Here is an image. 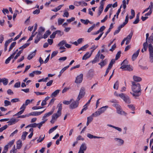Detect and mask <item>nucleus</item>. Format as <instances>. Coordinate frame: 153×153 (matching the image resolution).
Wrapping results in <instances>:
<instances>
[{"label":"nucleus","mask_w":153,"mask_h":153,"mask_svg":"<svg viewBox=\"0 0 153 153\" xmlns=\"http://www.w3.org/2000/svg\"><path fill=\"white\" fill-rule=\"evenodd\" d=\"M131 89L133 92H141V87L140 83L134 81L131 82Z\"/></svg>","instance_id":"f257e3e1"},{"label":"nucleus","mask_w":153,"mask_h":153,"mask_svg":"<svg viewBox=\"0 0 153 153\" xmlns=\"http://www.w3.org/2000/svg\"><path fill=\"white\" fill-rule=\"evenodd\" d=\"M148 50L149 52V61L151 63H153V46L150 43L149 45Z\"/></svg>","instance_id":"f03ea898"},{"label":"nucleus","mask_w":153,"mask_h":153,"mask_svg":"<svg viewBox=\"0 0 153 153\" xmlns=\"http://www.w3.org/2000/svg\"><path fill=\"white\" fill-rule=\"evenodd\" d=\"M113 106L116 107L118 114L125 116L127 115V113L122 110L121 106L119 105L115 104H114Z\"/></svg>","instance_id":"7ed1b4c3"},{"label":"nucleus","mask_w":153,"mask_h":153,"mask_svg":"<svg viewBox=\"0 0 153 153\" xmlns=\"http://www.w3.org/2000/svg\"><path fill=\"white\" fill-rule=\"evenodd\" d=\"M128 15H127V16L126 17L125 22H124L122 24L120 25L118 27L117 30H116L114 32V35H115L116 34L119 33V32L120 30L126 24H127L128 20Z\"/></svg>","instance_id":"20e7f679"},{"label":"nucleus","mask_w":153,"mask_h":153,"mask_svg":"<svg viewBox=\"0 0 153 153\" xmlns=\"http://www.w3.org/2000/svg\"><path fill=\"white\" fill-rule=\"evenodd\" d=\"M120 97L126 103H130L131 102V100L129 97L128 96L126 95L123 93L120 94Z\"/></svg>","instance_id":"39448f33"},{"label":"nucleus","mask_w":153,"mask_h":153,"mask_svg":"<svg viewBox=\"0 0 153 153\" xmlns=\"http://www.w3.org/2000/svg\"><path fill=\"white\" fill-rule=\"evenodd\" d=\"M61 114L62 113H60L57 112L56 113L54 114L52 116V119L50 121V122L53 124L57 118L61 115Z\"/></svg>","instance_id":"423d86ee"},{"label":"nucleus","mask_w":153,"mask_h":153,"mask_svg":"<svg viewBox=\"0 0 153 153\" xmlns=\"http://www.w3.org/2000/svg\"><path fill=\"white\" fill-rule=\"evenodd\" d=\"M85 89L84 87H82L80 89L79 95L77 97V100L79 101V100L82 98L85 95Z\"/></svg>","instance_id":"0eeeda50"},{"label":"nucleus","mask_w":153,"mask_h":153,"mask_svg":"<svg viewBox=\"0 0 153 153\" xmlns=\"http://www.w3.org/2000/svg\"><path fill=\"white\" fill-rule=\"evenodd\" d=\"M79 101L77 100L74 101V100L70 103L71 104L70 105V108L71 109H73L75 108L78 107L79 104Z\"/></svg>","instance_id":"6e6552de"},{"label":"nucleus","mask_w":153,"mask_h":153,"mask_svg":"<svg viewBox=\"0 0 153 153\" xmlns=\"http://www.w3.org/2000/svg\"><path fill=\"white\" fill-rule=\"evenodd\" d=\"M83 77V74H80L77 76L76 78L75 82L76 83H79L82 81Z\"/></svg>","instance_id":"1a4fd4ad"},{"label":"nucleus","mask_w":153,"mask_h":153,"mask_svg":"<svg viewBox=\"0 0 153 153\" xmlns=\"http://www.w3.org/2000/svg\"><path fill=\"white\" fill-rule=\"evenodd\" d=\"M133 34V32H131L126 38L124 39V40L126 41V45H128L129 43L132 36Z\"/></svg>","instance_id":"9d476101"},{"label":"nucleus","mask_w":153,"mask_h":153,"mask_svg":"<svg viewBox=\"0 0 153 153\" xmlns=\"http://www.w3.org/2000/svg\"><path fill=\"white\" fill-rule=\"evenodd\" d=\"M100 56V51H99L97 53V54L96 55L94 59L92 61V64L95 63L99 61V57Z\"/></svg>","instance_id":"9b49d317"},{"label":"nucleus","mask_w":153,"mask_h":153,"mask_svg":"<svg viewBox=\"0 0 153 153\" xmlns=\"http://www.w3.org/2000/svg\"><path fill=\"white\" fill-rule=\"evenodd\" d=\"M45 109L43 111H39V112H37V111H34L31 112L29 114H28V116L29 117L30 116H37L41 114H42L43 112L45 111Z\"/></svg>","instance_id":"f8f14e48"},{"label":"nucleus","mask_w":153,"mask_h":153,"mask_svg":"<svg viewBox=\"0 0 153 153\" xmlns=\"http://www.w3.org/2000/svg\"><path fill=\"white\" fill-rule=\"evenodd\" d=\"M53 112L54 110H52L50 112L45 114L42 117V120L44 121L45 120H46V121H47L48 120L46 119L45 118L48 117L52 114L53 113Z\"/></svg>","instance_id":"ddd939ff"},{"label":"nucleus","mask_w":153,"mask_h":153,"mask_svg":"<svg viewBox=\"0 0 153 153\" xmlns=\"http://www.w3.org/2000/svg\"><path fill=\"white\" fill-rule=\"evenodd\" d=\"M2 83L4 85H6L8 82V79L5 78H0V85L1 83Z\"/></svg>","instance_id":"4468645a"},{"label":"nucleus","mask_w":153,"mask_h":153,"mask_svg":"<svg viewBox=\"0 0 153 153\" xmlns=\"http://www.w3.org/2000/svg\"><path fill=\"white\" fill-rule=\"evenodd\" d=\"M12 39L11 38L8 39L5 42L4 44V51H6L7 50L8 45L10 42L12 41Z\"/></svg>","instance_id":"2eb2a0df"},{"label":"nucleus","mask_w":153,"mask_h":153,"mask_svg":"<svg viewBox=\"0 0 153 153\" xmlns=\"http://www.w3.org/2000/svg\"><path fill=\"white\" fill-rule=\"evenodd\" d=\"M43 38L42 36V34L41 33H38L36 39L34 41V42L35 43H37L40 40V39L41 38Z\"/></svg>","instance_id":"dca6fc26"},{"label":"nucleus","mask_w":153,"mask_h":153,"mask_svg":"<svg viewBox=\"0 0 153 153\" xmlns=\"http://www.w3.org/2000/svg\"><path fill=\"white\" fill-rule=\"evenodd\" d=\"M140 52V49H138L136 52L133 54L132 56V59L133 61L138 56Z\"/></svg>","instance_id":"f3484780"},{"label":"nucleus","mask_w":153,"mask_h":153,"mask_svg":"<svg viewBox=\"0 0 153 153\" xmlns=\"http://www.w3.org/2000/svg\"><path fill=\"white\" fill-rule=\"evenodd\" d=\"M87 76L88 77H92L94 75V70L93 69H90L88 71L87 74Z\"/></svg>","instance_id":"a211bd4d"},{"label":"nucleus","mask_w":153,"mask_h":153,"mask_svg":"<svg viewBox=\"0 0 153 153\" xmlns=\"http://www.w3.org/2000/svg\"><path fill=\"white\" fill-rule=\"evenodd\" d=\"M91 55V54H90L89 52H87L83 56L82 58L83 60H86L89 58Z\"/></svg>","instance_id":"6ab92c4d"},{"label":"nucleus","mask_w":153,"mask_h":153,"mask_svg":"<svg viewBox=\"0 0 153 153\" xmlns=\"http://www.w3.org/2000/svg\"><path fill=\"white\" fill-rule=\"evenodd\" d=\"M108 108V106H103L98 109V110L99 111L100 113L102 114Z\"/></svg>","instance_id":"aec40b11"},{"label":"nucleus","mask_w":153,"mask_h":153,"mask_svg":"<svg viewBox=\"0 0 153 153\" xmlns=\"http://www.w3.org/2000/svg\"><path fill=\"white\" fill-rule=\"evenodd\" d=\"M128 62L127 60H124L121 63V66L120 67V68L123 69L124 68H125L126 66L128 65Z\"/></svg>","instance_id":"412c9836"},{"label":"nucleus","mask_w":153,"mask_h":153,"mask_svg":"<svg viewBox=\"0 0 153 153\" xmlns=\"http://www.w3.org/2000/svg\"><path fill=\"white\" fill-rule=\"evenodd\" d=\"M36 51V50H35L34 52H33L31 54L29 55L27 57V59L29 60L31 59L35 56Z\"/></svg>","instance_id":"4be33fe9"},{"label":"nucleus","mask_w":153,"mask_h":153,"mask_svg":"<svg viewBox=\"0 0 153 153\" xmlns=\"http://www.w3.org/2000/svg\"><path fill=\"white\" fill-rule=\"evenodd\" d=\"M60 91L59 90H57L53 92L51 95V97H55L59 93Z\"/></svg>","instance_id":"5701e85b"},{"label":"nucleus","mask_w":153,"mask_h":153,"mask_svg":"<svg viewBox=\"0 0 153 153\" xmlns=\"http://www.w3.org/2000/svg\"><path fill=\"white\" fill-rule=\"evenodd\" d=\"M107 60L106 59H105L100 62L98 64L100 65L102 68L103 66L105 65L107 63Z\"/></svg>","instance_id":"b1692460"},{"label":"nucleus","mask_w":153,"mask_h":153,"mask_svg":"<svg viewBox=\"0 0 153 153\" xmlns=\"http://www.w3.org/2000/svg\"><path fill=\"white\" fill-rule=\"evenodd\" d=\"M87 149V146L85 143H83L81 145L79 149L85 151Z\"/></svg>","instance_id":"393cba45"},{"label":"nucleus","mask_w":153,"mask_h":153,"mask_svg":"<svg viewBox=\"0 0 153 153\" xmlns=\"http://www.w3.org/2000/svg\"><path fill=\"white\" fill-rule=\"evenodd\" d=\"M114 140L116 141H117L121 145H123L124 144V141L123 140L118 138H115Z\"/></svg>","instance_id":"a878e982"},{"label":"nucleus","mask_w":153,"mask_h":153,"mask_svg":"<svg viewBox=\"0 0 153 153\" xmlns=\"http://www.w3.org/2000/svg\"><path fill=\"white\" fill-rule=\"evenodd\" d=\"M87 136L90 139L104 138L102 137L94 136L90 134H87Z\"/></svg>","instance_id":"bb28decb"},{"label":"nucleus","mask_w":153,"mask_h":153,"mask_svg":"<svg viewBox=\"0 0 153 153\" xmlns=\"http://www.w3.org/2000/svg\"><path fill=\"white\" fill-rule=\"evenodd\" d=\"M133 79L134 81H135L134 82H140L141 81L142 79L138 76H133Z\"/></svg>","instance_id":"cd10ccee"},{"label":"nucleus","mask_w":153,"mask_h":153,"mask_svg":"<svg viewBox=\"0 0 153 153\" xmlns=\"http://www.w3.org/2000/svg\"><path fill=\"white\" fill-rule=\"evenodd\" d=\"M16 148L18 149H20L22 146V142L21 140H18L16 143Z\"/></svg>","instance_id":"c85d7f7f"},{"label":"nucleus","mask_w":153,"mask_h":153,"mask_svg":"<svg viewBox=\"0 0 153 153\" xmlns=\"http://www.w3.org/2000/svg\"><path fill=\"white\" fill-rule=\"evenodd\" d=\"M130 93L134 97H138L139 96L141 95V92H134L133 93L130 92Z\"/></svg>","instance_id":"c756f323"},{"label":"nucleus","mask_w":153,"mask_h":153,"mask_svg":"<svg viewBox=\"0 0 153 153\" xmlns=\"http://www.w3.org/2000/svg\"><path fill=\"white\" fill-rule=\"evenodd\" d=\"M16 123V119L13 118L11 119L8 122L9 125H10L15 124Z\"/></svg>","instance_id":"7c9ffc66"},{"label":"nucleus","mask_w":153,"mask_h":153,"mask_svg":"<svg viewBox=\"0 0 153 153\" xmlns=\"http://www.w3.org/2000/svg\"><path fill=\"white\" fill-rule=\"evenodd\" d=\"M50 98V97L48 96L46 97L45 99L42 101L41 103L42 106H43L46 105V101L48 100Z\"/></svg>","instance_id":"2f4dec72"},{"label":"nucleus","mask_w":153,"mask_h":153,"mask_svg":"<svg viewBox=\"0 0 153 153\" xmlns=\"http://www.w3.org/2000/svg\"><path fill=\"white\" fill-rule=\"evenodd\" d=\"M51 32L49 30H47L43 35V38L46 39L51 34Z\"/></svg>","instance_id":"473e14b6"},{"label":"nucleus","mask_w":153,"mask_h":153,"mask_svg":"<svg viewBox=\"0 0 153 153\" xmlns=\"http://www.w3.org/2000/svg\"><path fill=\"white\" fill-rule=\"evenodd\" d=\"M104 6L102 5H100L99 8V10L98 13V16H99L101 13L103 9Z\"/></svg>","instance_id":"72a5a7b5"},{"label":"nucleus","mask_w":153,"mask_h":153,"mask_svg":"<svg viewBox=\"0 0 153 153\" xmlns=\"http://www.w3.org/2000/svg\"><path fill=\"white\" fill-rule=\"evenodd\" d=\"M62 103H59L57 106V108H58V111H57V112H59L60 113H62L61 111L62 109Z\"/></svg>","instance_id":"f704fd0d"},{"label":"nucleus","mask_w":153,"mask_h":153,"mask_svg":"<svg viewBox=\"0 0 153 153\" xmlns=\"http://www.w3.org/2000/svg\"><path fill=\"white\" fill-rule=\"evenodd\" d=\"M63 6V4L60 5L59 6L55 8V9L52 10V11H54L55 12H56L58 11V10H59Z\"/></svg>","instance_id":"c9c22d12"},{"label":"nucleus","mask_w":153,"mask_h":153,"mask_svg":"<svg viewBox=\"0 0 153 153\" xmlns=\"http://www.w3.org/2000/svg\"><path fill=\"white\" fill-rule=\"evenodd\" d=\"M101 114L98 109L97 111L92 114V116H93L94 117H97L100 115Z\"/></svg>","instance_id":"e433bc0d"},{"label":"nucleus","mask_w":153,"mask_h":153,"mask_svg":"<svg viewBox=\"0 0 153 153\" xmlns=\"http://www.w3.org/2000/svg\"><path fill=\"white\" fill-rule=\"evenodd\" d=\"M16 43V42H14L12 43L10 45L8 50V52L10 51L15 46Z\"/></svg>","instance_id":"4c0bfd02"},{"label":"nucleus","mask_w":153,"mask_h":153,"mask_svg":"<svg viewBox=\"0 0 153 153\" xmlns=\"http://www.w3.org/2000/svg\"><path fill=\"white\" fill-rule=\"evenodd\" d=\"M148 46H148V43L147 42V41H146L143 44V48L144 49V51H147Z\"/></svg>","instance_id":"58836bf2"},{"label":"nucleus","mask_w":153,"mask_h":153,"mask_svg":"<svg viewBox=\"0 0 153 153\" xmlns=\"http://www.w3.org/2000/svg\"><path fill=\"white\" fill-rule=\"evenodd\" d=\"M46 122V120H43V121L41 122L40 123L37 124V127H38V128L40 129V128L42 126L43 124L44 123Z\"/></svg>","instance_id":"ea45409f"},{"label":"nucleus","mask_w":153,"mask_h":153,"mask_svg":"<svg viewBox=\"0 0 153 153\" xmlns=\"http://www.w3.org/2000/svg\"><path fill=\"white\" fill-rule=\"evenodd\" d=\"M13 54L11 55L10 57H9L7 59H6L5 62V63L6 64H7L9 63L11 59L13 58L14 57L13 56Z\"/></svg>","instance_id":"a19ab883"},{"label":"nucleus","mask_w":153,"mask_h":153,"mask_svg":"<svg viewBox=\"0 0 153 153\" xmlns=\"http://www.w3.org/2000/svg\"><path fill=\"white\" fill-rule=\"evenodd\" d=\"M65 19L59 18L58 20V23L59 25H62L65 21Z\"/></svg>","instance_id":"79ce46f5"},{"label":"nucleus","mask_w":153,"mask_h":153,"mask_svg":"<svg viewBox=\"0 0 153 153\" xmlns=\"http://www.w3.org/2000/svg\"><path fill=\"white\" fill-rule=\"evenodd\" d=\"M30 43H26L24 45H22V46H21V47H19V49H22V50H23L24 49L30 45Z\"/></svg>","instance_id":"37998d69"},{"label":"nucleus","mask_w":153,"mask_h":153,"mask_svg":"<svg viewBox=\"0 0 153 153\" xmlns=\"http://www.w3.org/2000/svg\"><path fill=\"white\" fill-rule=\"evenodd\" d=\"M114 24V23H112L111 24L110 26V27L108 29V30L107 31V32L105 33V36H106L110 32V31H111V29L113 27V24Z\"/></svg>","instance_id":"c03bdc74"},{"label":"nucleus","mask_w":153,"mask_h":153,"mask_svg":"<svg viewBox=\"0 0 153 153\" xmlns=\"http://www.w3.org/2000/svg\"><path fill=\"white\" fill-rule=\"evenodd\" d=\"M115 62V60L114 59H112L111 61L110 62V63L109 64L108 68H109L110 69H111L113 64Z\"/></svg>","instance_id":"a18cd8bd"},{"label":"nucleus","mask_w":153,"mask_h":153,"mask_svg":"<svg viewBox=\"0 0 153 153\" xmlns=\"http://www.w3.org/2000/svg\"><path fill=\"white\" fill-rule=\"evenodd\" d=\"M123 69H124V70H128L129 71L132 70V68L130 67L129 65H126V66L125 68H124Z\"/></svg>","instance_id":"49530a36"},{"label":"nucleus","mask_w":153,"mask_h":153,"mask_svg":"<svg viewBox=\"0 0 153 153\" xmlns=\"http://www.w3.org/2000/svg\"><path fill=\"white\" fill-rule=\"evenodd\" d=\"M81 22L85 25H87L89 22H90V21L88 19L84 20L83 19H80Z\"/></svg>","instance_id":"de8ad7c7"},{"label":"nucleus","mask_w":153,"mask_h":153,"mask_svg":"<svg viewBox=\"0 0 153 153\" xmlns=\"http://www.w3.org/2000/svg\"><path fill=\"white\" fill-rule=\"evenodd\" d=\"M28 133L26 131H25L23 132V134L22 136L21 139L23 140H25L26 138V137Z\"/></svg>","instance_id":"09e8293b"},{"label":"nucleus","mask_w":153,"mask_h":153,"mask_svg":"<svg viewBox=\"0 0 153 153\" xmlns=\"http://www.w3.org/2000/svg\"><path fill=\"white\" fill-rule=\"evenodd\" d=\"M37 124L36 123L30 124L28 125L26 127V128L28 127H32L33 128H36L37 127Z\"/></svg>","instance_id":"8fccbe9b"},{"label":"nucleus","mask_w":153,"mask_h":153,"mask_svg":"<svg viewBox=\"0 0 153 153\" xmlns=\"http://www.w3.org/2000/svg\"><path fill=\"white\" fill-rule=\"evenodd\" d=\"M58 126H55L54 127H53L51 128L49 131L48 133L49 134H50L53 131L55 130L58 127Z\"/></svg>","instance_id":"3c124183"},{"label":"nucleus","mask_w":153,"mask_h":153,"mask_svg":"<svg viewBox=\"0 0 153 153\" xmlns=\"http://www.w3.org/2000/svg\"><path fill=\"white\" fill-rule=\"evenodd\" d=\"M73 100V99H71L70 101L64 100L63 101V103L65 105H68L70 104Z\"/></svg>","instance_id":"603ef678"},{"label":"nucleus","mask_w":153,"mask_h":153,"mask_svg":"<svg viewBox=\"0 0 153 153\" xmlns=\"http://www.w3.org/2000/svg\"><path fill=\"white\" fill-rule=\"evenodd\" d=\"M119 87V82L118 81H117L114 84V85L113 86L114 88L115 89H116L117 90L118 89Z\"/></svg>","instance_id":"864d4df0"},{"label":"nucleus","mask_w":153,"mask_h":153,"mask_svg":"<svg viewBox=\"0 0 153 153\" xmlns=\"http://www.w3.org/2000/svg\"><path fill=\"white\" fill-rule=\"evenodd\" d=\"M88 45H85L81 47L80 49H79L78 50V51H80V50L84 51L85 50V49L88 48Z\"/></svg>","instance_id":"5fc2aeb1"},{"label":"nucleus","mask_w":153,"mask_h":153,"mask_svg":"<svg viewBox=\"0 0 153 153\" xmlns=\"http://www.w3.org/2000/svg\"><path fill=\"white\" fill-rule=\"evenodd\" d=\"M45 30V29L44 27H40L39 30V31L38 33L42 34V33L44 32Z\"/></svg>","instance_id":"6e6d98bb"},{"label":"nucleus","mask_w":153,"mask_h":153,"mask_svg":"<svg viewBox=\"0 0 153 153\" xmlns=\"http://www.w3.org/2000/svg\"><path fill=\"white\" fill-rule=\"evenodd\" d=\"M121 52L120 51H119L116 55L115 59L117 60L120 57Z\"/></svg>","instance_id":"4d7b16f0"},{"label":"nucleus","mask_w":153,"mask_h":153,"mask_svg":"<svg viewBox=\"0 0 153 153\" xmlns=\"http://www.w3.org/2000/svg\"><path fill=\"white\" fill-rule=\"evenodd\" d=\"M4 104L5 106H7L11 105V102L7 100L4 101Z\"/></svg>","instance_id":"13d9d810"},{"label":"nucleus","mask_w":153,"mask_h":153,"mask_svg":"<svg viewBox=\"0 0 153 153\" xmlns=\"http://www.w3.org/2000/svg\"><path fill=\"white\" fill-rule=\"evenodd\" d=\"M33 100V99H32L30 100H29L27 99L25 101V103H24V104L26 106L30 103H31Z\"/></svg>","instance_id":"bf43d9fd"},{"label":"nucleus","mask_w":153,"mask_h":153,"mask_svg":"<svg viewBox=\"0 0 153 153\" xmlns=\"http://www.w3.org/2000/svg\"><path fill=\"white\" fill-rule=\"evenodd\" d=\"M66 41L65 40H62L61 41L58 45V46H63V45H65Z\"/></svg>","instance_id":"052dcab7"},{"label":"nucleus","mask_w":153,"mask_h":153,"mask_svg":"<svg viewBox=\"0 0 153 153\" xmlns=\"http://www.w3.org/2000/svg\"><path fill=\"white\" fill-rule=\"evenodd\" d=\"M49 79L48 77H46L45 78H42L41 79L39 80L38 81L39 82H46L47 81V80H49Z\"/></svg>","instance_id":"680f3d73"},{"label":"nucleus","mask_w":153,"mask_h":153,"mask_svg":"<svg viewBox=\"0 0 153 153\" xmlns=\"http://www.w3.org/2000/svg\"><path fill=\"white\" fill-rule=\"evenodd\" d=\"M95 24H94L91 27H89L88 30L87 32L88 33L90 32L91 31L93 30V29L95 27Z\"/></svg>","instance_id":"e2e57ef3"},{"label":"nucleus","mask_w":153,"mask_h":153,"mask_svg":"<svg viewBox=\"0 0 153 153\" xmlns=\"http://www.w3.org/2000/svg\"><path fill=\"white\" fill-rule=\"evenodd\" d=\"M42 136V135H41L39 137V138L37 140V141L38 142H41L44 139L45 135L42 137H41Z\"/></svg>","instance_id":"0e129e2a"},{"label":"nucleus","mask_w":153,"mask_h":153,"mask_svg":"<svg viewBox=\"0 0 153 153\" xmlns=\"http://www.w3.org/2000/svg\"><path fill=\"white\" fill-rule=\"evenodd\" d=\"M148 41H149L150 42L153 43V33L150 36Z\"/></svg>","instance_id":"69168bd1"},{"label":"nucleus","mask_w":153,"mask_h":153,"mask_svg":"<svg viewBox=\"0 0 153 153\" xmlns=\"http://www.w3.org/2000/svg\"><path fill=\"white\" fill-rule=\"evenodd\" d=\"M69 14L68 12H67V10H65L64 11V13L63 15V16L64 17H66L67 18L69 16Z\"/></svg>","instance_id":"338daca9"},{"label":"nucleus","mask_w":153,"mask_h":153,"mask_svg":"<svg viewBox=\"0 0 153 153\" xmlns=\"http://www.w3.org/2000/svg\"><path fill=\"white\" fill-rule=\"evenodd\" d=\"M87 5V4L85 3L84 1H80V6L82 7L85 6Z\"/></svg>","instance_id":"774afa93"}]
</instances>
